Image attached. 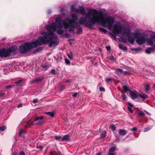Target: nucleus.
<instances>
[{"label": "nucleus", "instance_id": "37998d69", "mask_svg": "<svg viewBox=\"0 0 155 155\" xmlns=\"http://www.w3.org/2000/svg\"><path fill=\"white\" fill-rule=\"evenodd\" d=\"M19 155H25V154L24 151H21L20 152Z\"/></svg>", "mask_w": 155, "mask_h": 155}, {"label": "nucleus", "instance_id": "09e8293b", "mask_svg": "<svg viewBox=\"0 0 155 155\" xmlns=\"http://www.w3.org/2000/svg\"><path fill=\"white\" fill-rule=\"evenodd\" d=\"M5 87L6 88L8 89L12 87V86L11 85H8L6 86Z\"/></svg>", "mask_w": 155, "mask_h": 155}, {"label": "nucleus", "instance_id": "aec40b11", "mask_svg": "<svg viewBox=\"0 0 155 155\" xmlns=\"http://www.w3.org/2000/svg\"><path fill=\"white\" fill-rule=\"evenodd\" d=\"M139 95L141 97L144 99H146L148 97L147 95L143 93L140 94Z\"/></svg>", "mask_w": 155, "mask_h": 155}, {"label": "nucleus", "instance_id": "393cba45", "mask_svg": "<svg viewBox=\"0 0 155 155\" xmlns=\"http://www.w3.org/2000/svg\"><path fill=\"white\" fill-rule=\"evenodd\" d=\"M106 136V132L104 131L101 134V137L102 138H104Z\"/></svg>", "mask_w": 155, "mask_h": 155}, {"label": "nucleus", "instance_id": "2f4dec72", "mask_svg": "<svg viewBox=\"0 0 155 155\" xmlns=\"http://www.w3.org/2000/svg\"><path fill=\"white\" fill-rule=\"evenodd\" d=\"M6 127L5 126H2L0 127V130L3 131L5 129Z\"/></svg>", "mask_w": 155, "mask_h": 155}, {"label": "nucleus", "instance_id": "7ed1b4c3", "mask_svg": "<svg viewBox=\"0 0 155 155\" xmlns=\"http://www.w3.org/2000/svg\"><path fill=\"white\" fill-rule=\"evenodd\" d=\"M113 32L116 35L121 34L123 36H125L126 38L128 37L129 42L131 44L134 43V38L131 36V35H133L132 34L130 35L129 30L126 28L123 27L122 25L120 24H114L113 26Z\"/></svg>", "mask_w": 155, "mask_h": 155}, {"label": "nucleus", "instance_id": "5fc2aeb1", "mask_svg": "<svg viewBox=\"0 0 155 155\" xmlns=\"http://www.w3.org/2000/svg\"><path fill=\"white\" fill-rule=\"evenodd\" d=\"M106 48L108 50H110V46H107L106 47Z\"/></svg>", "mask_w": 155, "mask_h": 155}, {"label": "nucleus", "instance_id": "f8f14e48", "mask_svg": "<svg viewBox=\"0 0 155 155\" xmlns=\"http://www.w3.org/2000/svg\"><path fill=\"white\" fill-rule=\"evenodd\" d=\"M154 50L155 48H149L145 50V51L147 53L150 54Z\"/></svg>", "mask_w": 155, "mask_h": 155}, {"label": "nucleus", "instance_id": "9d476101", "mask_svg": "<svg viewBox=\"0 0 155 155\" xmlns=\"http://www.w3.org/2000/svg\"><path fill=\"white\" fill-rule=\"evenodd\" d=\"M147 42L148 45L153 46L154 45V42L155 43V38H148L147 39Z\"/></svg>", "mask_w": 155, "mask_h": 155}, {"label": "nucleus", "instance_id": "774afa93", "mask_svg": "<svg viewBox=\"0 0 155 155\" xmlns=\"http://www.w3.org/2000/svg\"><path fill=\"white\" fill-rule=\"evenodd\" d=\"M61 138V137H59H59H58V138H59V140H60Z\"/></svg>", "mask_w": 155, "mask_h": 155}, {"label": "nucleus", "instance_id": "0eeeda50", "mask_svg": "<svg viewBox=\"0 0 155 155\" xmlns=\"http://www.w3.org/2000/svg\"><path fill=\"white\" fill-rule=\"evenodd\" d=\"M43 116L36 117L35 118V121H38V122L35 123V124L38 125H40L43 124L44 122V120H43Z\"/></svg>", "mask_w": 155, "mask_h": 155}, {"label": "nucleus", "instance_id": "1a4fd4ad", "mask_svg": "<svg viewBox=\"0 0 155 155\" xmlns=\"http://www.w3.org/2000/svg\"><path fill=\"white\" fill-rule=\"evenodd\" d=\"M130 95L132 99H135L138 97V95L137 91H130Z\"/></svg>", "mask_w": 155, "mask_h": 155}, {"label": "nucleus", "instance_id": "72a5a7b5", "mask_svg": "<svg viewBox=\"0 0 155 155\" xmlns=\"http://www.w3.org/2000/svg\"><path fill=\"white\" fill-rule=\"evenodd\" d=\"M37 147L38 148L42 149L43 148V147L41 146L40 144H38L37 145Z\"/></svg>", "mask_w": 155, "mask_h": 155}, {"label": "nucleus", "instance_id": "423d86ee", "mask_svg": "<svg viewBox=\"0 0 155 155\" xmlns=\"http://www.w3.org/2000/svg\"><path fill=\"white\" fill-rule=\"evenodd\" d=\"M17 49V47L15 46H12L9 48L5 51L6 55H7V56L10 55L12 53L14 52Z\"/></svg>", "mask_w": 155, "mask_h": 155}, {"label": "nucleus", "instance_id": "7c9ffc66", "mask_svg": "<svg viewBox=\"0 0 155 155\" xmlns=\"http://www.w3.org/2000/svg\"><path fill=\"white\" fill-rule=\"evenodd\" d=\"M23 81L22 80H20L15 82V83L16 84L19 85L20 83Z\"/></svg>", "mask_w": 155, "mask_h": 155}, {"label": "nucleus", "instance_id": "a19ab883", "mask_svg": "<svg viewBox=\"0 0 155 155\" xmlns=\"http://www.w3.org/2000/svg\"><path fill=\"white\" fill-rule=\"evenodd\" d=\"M38 102V100L37 99H34L33 101V102L34 104Z\"/></svg>", "mask_w": 155, "mask_h": 155}, {"label": "nucleus", "instance_id": "603ef678", "mask_svg": "<svg viewBox=\"0 0 155 155\" xmlns=\"http://www.w3.org/2000/svg\"><path fill=\"white\" fill-rule=\"evenodd\" d=\"M17 152H15L12 153V155H17Z\"/></svg>", "mask_w": 155, "mask_h": 155}, {"label": "nucleus", "instance_id": "e2e57ef3", "mask_svg": "<svg viewBox=\"0 0 155 155\" xmlns=\"http://www.w3.org/2000/svg\"><path fill=\"white\" fill-rule=\"evenodd\" d=\"M155 87V83L154 84H153V85L152 88H153Z\"/></svg>", "mask_w": 155, "mask_h": 155}, {"label": "nucleus", "instance_id": "473e14b6", "mask_svg": "<svg viewBox=\"0 0 155 155\" xmlns=\"http://www.w3.org/2000/svg\"><path fill=\"white\" fill-rule=\"evenodd\" d=\"M75 9V7L74 5H72L71 6V11L72 12H74Z\"/></svg>", "mask_w": 155, "mask_h": 155}, {"label": "nucleus", "instance_id": "a211bd4d", "mask_svg": "<svg viewBox=\"0 0 155 155\" xmlns=\"http://www.w3.org/2000/svg\"><path fill=\"white\" fill-rule=\"evenodd\" d=\"M69 137L68 135H65V136H63L61 138V140L62 141L64 140H69Z\"/></svg>", "mask_w": 155, "mask_h": 155}, {"label": "nucleus", "instance_id": "c03bdc74", "mask_svg": "<svg viewBox=\"0 0 155 155\" xmlns=\"http://www.w3.org/2000/svg\"><path fill=\"white\" fill-rule=\"evenodd\" d=\"M107 155H115L114 153L111 152H109L108 153Z\"/></svg>", "mask_w": 155, "mask_h": 155}, {"label": "nucleus", "instance_id": "ddd939ff", "mask_svg": "<svg viewBox=\"0 0 155 155\" xmlns=\"http://www.w3.org/2000/svg\"><path fill=\"white\" fill-rule=\"evenodd\" d=\"M7 57L5 51L2 50L0 49V57Z\"/></svg>", "mask_w": 155, "mask_h": 155}, {"label": "nucleus", "instance_id": "3c124183", "mask_svg": "<svg viewBox=\"0 0 155 155\" xmlns=\"http://www.w3.org/2000/svg\"><path fill=\"white\" fill-rule=\"evenodd\" d=\"M77 94H78V93H75L74 94L72 95V96H74V97H76L77 96Z\"/></svg>", "mask_w": 155, "mask_h": 155}, {"label": "nucleus", "instance_id": "680f3d73", "mask_svg": "<svg viewBox=\"0 0 155 155\" xmlns=\"http://www.w3.org/2000/svg\"><path fill=\"white\" fill-rule=\"evenodd\" d=\"M55 138L56 140H58V137L56 136L55 137Z\"/></svg>", "mask_w": 155, "mask_h": 155}, {"label": "nucleus", "instance_id": "4468645a", "mask_svg": "<svg viewBox=\"0 0 155 155\" xmlns=\"http://www.w3.org/2000/svg\"><path fill=\"white\" fill-rule=\"evenodd\" d=\"M127 104H128V108L129 111L131 113H132L133 111V110H132L133 105L130 103H128Z\"/></svg>", "mask_w": 155, "mask_h": 155}, {"label": "nucleus", "instance_id": "39448f33", "mask_svg": "<svg viewBox=\"0 0 155 155\" xmlns=\"http://www.w3.org/2000/svg\"><path fill=\"white\" fill-rule=\"evenodd\" d=\"M132 34L136 39V42L138 44L141 45L145 42V38L143 37H142L139 32H133Z\"/></svg>", "mask_w": 155, "mask_h": 155}, {"label": "nucleus", "instance_id": "0e129e2a", "mask_svg": "<svg viewBox=\"0 0 155 155\" xmlns=\"http://www.w3.org/2000/svg\"><path fill=\"white\" fill-rule=\"evenodd\" d=\"M58 18H56V21L57 22L58 21Z\"/></svg>", "mask_w": 155, "mask_h": 155}, {"label": "nucleus", "instance_id": "a878e982", "mask_svg": "<svg viewBox=\"0 0 155 155\" xmlns=\"http://www.w3.org/2000/svg\"><path fill=\"white\" fill-rule=\"evenodd\" d=\"M82 28H78L77 30V33L80 34L82 32Z\"/></svg>", "mask_w": 155, "mask_h": 155}, {"label": "nucleus", "instance_id": "6e6552de", "mask_svg": "<svg viewBox=\"0 0 155 155\" xmlns=\"http://www.w3.org/2000/svg\"><path fill=\"white\" fill-rule=\"evenodd\" d=\"M115 72L118 75H120L122 74L124 75H126L128 74H129V72L127 71H123V70L122 69L120 68H117L116 69Z\"/></svg>", "mask_w": 155, "mask_h": 155}, {"label": "nucleus", "instance_id": "8fccbe9b", "mask_svg": "<svg viewBox=\"0 0 155 155\" xmlns=\"http://www.w3.org/2000/svg\"><path fill=\"white\" fill-rule=\"evenodd\" d=\"M61 89L60 90V91H62L64 89V86H62L61 87Z\"/></svg>", "mask_w": 155, "mask_h": 155}, {"label": "nucleus", "instance_id": "ea45409f", "mask_svg": "<svg viewBox=\"0 0 155 155\" xmlns=\"http://www.w3.org/2000/svg\"><path fill=\"white\" fill-rule=\"evenodd\" d=\"M126 99V97L125 94H123V95H122V99L123 100H125Z\"/></svg>", "mask_w": 155, "mask_h": 155}, {"label": "nucleus", "instance_id": "338daca9", "mask_svg": "<svg viewBox=\"0 0 155 155\" xmlns=\"http://www.w3.org/2000/svg\"><path fill=\"white\" fill-rule=\"evenodd\" d=\"M113 37L115 38V40L116 39V37L114 35L113 36Z\"/></svg>", "mask_w": 155, "mask_h": 155}, {"label": "nucleus", "instance_id": "864d4df0", "mask_svg": "<svg viewBox=\"0 0 155 155\" xmlns=\"http://www.w3.org/2000/svg\"><path fill=\"white\" fill-rule=\"evenodd\" d=\"M22 106V105L21 104H20L18 105V108L21 107Z\"/></svg>", "mask_w": 155, "mask_h": 155}, {"label": "nucleus", "instance_id": "c756f323", "mask_svg": "<svg viewBox=\"0 0 155 155\" xmlns=\"http://www.w3.org/2000/svg\"><path fill=\"white\" fill-rule=\"evenodd\" d=\"M65 63L66 64L68 65L70 64V61L68 59L65 58Z\"/></svg>", "mask_w": 155, "mask_h": 155}, {"label": "nucleus", "instance_id": "052dcab7", "mask_svg": "<svg viewBox=\"0 0 155 155\" xmlns=\"http://www.w3.org/2000/svg\"><path fill=\"white\" fill-rule=\"evenodd\" d=\"M96 155H101V153H97Z\"/></svg>", "mask_w": 155, "mask_h": 155}, {"label": "nucleus", "instance_id": "f3484780", "mask_svg": "<svg viewBox=\"0 0 155 155\" xmlns=\"http://www.w3.org/2000/svg\"><path fill=\"white\" fill-rule=\"evenodd\" d=\"M119 47L120 49L124 50L126 51L127 50V48L126 46L121 44L119 45Z\"/></svg>", "mask_w": 155, "mask_h": 155}, {"label": "nucleus", "instance_id": "bf43d9fd", "mask_svg": "<svg viewBox=\"0 0 155 155\" xmlns=\"http://www.w3.org/2000/svg\"><path fill=\"white\" fill-rule=\"evenodd\" d=\"M51 13V11L50 10H49L48 11V14H50Z\"/></svg>", "mask_w": 155, "mask_h": 155}, {"label": "nucleus", "instance_id": "f257e3e1", "mask_svg": "<svg viewBox=\"0 0 155 155\" xmlns=\"http://www.w3.org/2000/svg\"><path fill=\"white\" fill-rule=\"evenodd\" d=\"M45 27L47 31L41 33L43 37L39 36L35 42L26 43L20 46L19 50L21 53H26L32 48H35L42 44H48L49 47H51L53 45H57L58 37L56 33H58V24L53 22L51 25H46Z\"/></svg>", "mask_w": 155, "mask_h": 155}, {"label": "nucleus", "instance_id": "13d9d810", "mask_svg": "<svg viewBox=\"0 0 155 155\" xmlns=\"http://www.w3.org/2000/svg\"><path fill=\"white\" fill-rule=\"evenodd\" d=\"M132 50L133 51H137V49L136 48H132Z\"/></svg>", "mask_w": 155, "mask_h": 155}, {"label": "nucleus", "instance_id": "6e6d98bb", "mask_svg": "<svg viewBox=\"0 0 155 155\" xmlns=\"http://www.w3.org/2000/svg\"><path fill=\"white\" fill-rule=\"evenodd\" d=\"M4 95V93H2L0 94V97H1L2 96H3Z\"/></svg>", "mask_w": 155, "mask_h": 155}, {"label": "nucleus", "instance_id": "2eb2a0df", "mask_svg": "<svg viewBox=\"0 0 155 155\" xmlns=\"http://www.w3.org/2000/svg\"><path fill=\"white\" fill-rule=\"evenodd\" d=\"M42 80L41 78H38L31 80L30 82L31 84H33L35 82H40Z\"/></svg>", "mask_w": 155, "mask_h": 155}, {"label": "nucleus", "instance_id": "f704fd0d", "mask_svg": "<svg viewBox=\"0 0 155 155\" xmlns=\"http://www.w3.org/2000/svg\"><path fill=\"white\" fill-rule=\"evenodd\" d=\"M51 74H52V75L55 74V70L54 69H51Z\"/></svg>", "mask_w": 155, "mask_h": 155}, {"label": "nucleus", "instance_id": "6ab92c4d", "mask_svg": "<svg viewBox=\"0 0 155 155\" xmlns=\"http://www.w3.org/2000/svg\"><path fill=\"white\" fill-rule=\"evenodd\" d=\"M45 114H46L52 117H54V112H47L45 113Z\"/></svg>", "mask_w": 155, "mask_h": 155}, {"label": "nucleus", "instance_id": "49530a36", "mask_svg": "<svg viewBox=\"0 0 155 155\" xmlns=\"http://www.w3.org/2000/svg\"><path fill=\"white\" fill-rule=\"evenodd\" d=\"M131 130L133 131H135L137 130V128L136 127H133L131 129Z\"/></svg>", "mask_w": 155, "mask_h": 155}, {"label": "nucleus", "instance_id": "c85d7f7f", "mask_svg": "<svg viewBox=\"0 0 155 155\" xmlns=\"http://www.w3.org/2000/svg\"><path fill=\"white\" fill-rule=\"evenodd\" d=\"M123 87L124 91L125 92H126L128 90V87L124 85L123 86Z\"/></svg>", "mask_w": 155, "mask_h": 155}, {"label": "nucleus", "instance_id": "e433bc0d", "mask_svg": "<svg viewBox=\"0 0 155 155\" xmlns=\"http://www.w3.org/2000/svg\"><path fill=\"white\" fill-rule=\"evenodd\" d=\"M115 141H119L120 140V138L119 136L116 135L115 136Z\"/></svg>", "mask_w": 155, "mask_h": 155}, {"label": "nucleus", "instance_id": "a18cd8bd", "mask_svg": "<svg viewBox=\"0 0 155 155\" xmlns=\"http://www.w3.org/2000/svg\"><path fill=\"white\" fill-rule=\"evenodd\" d=\"M145 115L144 113L143 112L141 111L139 113V115L140 116H143Z\"/></svg>", "mask_w": 155, "mask_h": 155}, {"label": "nucleus", "instance_id": "b1692460", "mask_svg": "<svg viewBox=\"0 0 155 155\" xmlns=\"http://www.w3.org/2000/svg\"><path fill=\"white\" fill-rule=\"evenodd\" d=\"M24 133V132L22 129H20L19 132V135L20 136L23 137L24 136L22 135V134Z\"/></svg>", "mask_w": 155, "mask_h": 155}, {"label": "nucleus", "instance_id": "bb28decb", "mask_svg": "<svg viewBox=\"0 0 155 155\" xmlns=\"http://www.w3.org/2000/svg\"><path fill=\"white\" fill-rule=\"evenodd\" d=\"M110 128L111 130L113 131H114L115 130V127L114 125V124H111L110 126Z\"/></svg>", "mask_w": 155, "mask_h": 155}, {"label": "nucleus", "instance_id": "5701e85b", "mask_svg": "<svg viewBox=\"0 0 155 155\" xmlns=\"http://www.w3.org/2000/svg\"><path fill=\"white\" fill-rule=\"evenodd\" d=\"M150 89V86L148 84H146V85L145 90L146 92H148Z\"/></svg>", "mask_w": 155, "mask_h": 155}, {"label": "nucleus", "instance_id": "c9c22d12", "mask_svg": "<svg viewBox=\"0 0 155 155\" xmlns=\"http://www.w3.org/2000/svg\"><path fill=\"white\" fill-rule=\"evenodd\" d=\"M108 58L109 60H110L113 61V60H114V57L113 56L111 55V56H109L108 57Z\"/></svg>", "mask_w": 155, "mask_h": 155}, {"label": "nucleus", "instance_id": "4d7b16f0", "mask_svg": "<svg viewBox=\"0 0 155 155\" xmlns=\"http://www.w3.org/2000/svg\"><path fill=\"white\" fill-rule=\"evenodd\" d=\"M144 111L147 114H148L149 115H150V114L148 113V112H147L146 110H144Z\"/></svg>", "mask_w": 155, "mask_h": 155}, {"label": "nucleus", "instance_id": "4be33fe9", "mask_svg": "<svg viewBox=\"0 0 155 155\" xmlns=\"http://www.w3.org/2000/svg\"><path fill=\"white\" fill-rule=\"evenodd\" d=\"M116 149V148L115 146L112 147L110 148L109 152L113 153V152Z\"/></svg>", "mask_w": 155, "mask_h": 155}, {"label": "nucleus", "instance_id": "de8ad7c7", "mask_svg": "<svg viewBox=\"0 0 155 155\" xmlns=\"http://www.w3.org/2000/svg\"><path fill=\"white\" fill-rule=\"evenodd\" d=\"M100 90L101 91H105V89H104V88L103 87H100Z\"/></svg>", "mask_w": 155, "mask_h": 155}, {"label": "nucleus", "instance_id": "dca6fc26", "mask_svg": "<svg viewBox=\"0 0 155 155\" xmlns=\"http://www.w3.org/2000/svg\"><path fill=\"white\" fill-rule=\"evenodd\" d=\"M60 20L59 18V34H61L63 33L64 30L61 29L60 28V25L61 24Z\"/></svg>", "mask_w": 155, "mask_h": 155}, {"label": "nucleus", "instance_id": "f03ea898", "mask_svg": "<svg viewBox=\"0 0 155 155\" xmlns=\"http://www.w3.org/2000/svg\"><path fill=\"white\" fill-rule=\"evenodd\" d=\"M80 13L83 15H85V18H80L79 20V23L84 25L86 27L92 28L93 25L96 23H101L103 27H107L109 29L112 28L114 22V19L111 17L104 18L101 11L90 9L86 14L85 9L81 8L80 9Z\"/></svg>", "mask_w": 155, "mask_h": 155}, {"label": "nucleus", "instance_id": "69168bd1", "mask_svg": "<svg viewBox=\"0 0 155 155\" xmlns=\"http://www.w3.org/2000/svg\"><path fill=\"white\" fill-rule=\"evenodd\" d=\"M58 153L59 155H62L61 153L60 152H59Z\"/></svg>", "mask_w": 155, "mask_h": 155}, {"label": "nucleus", "instance_id": "79ce46f5", "mask_svg": "<svg viewBox=\"0 0 155 155\" xmlns=\"http://www.w3.org/2000/svg\"><path fill=\"white\" fill-rule=\"evenodd\" d=\"M76 13H80V9H75L74 11Z\"/></svg>", "mask_w": 155, "mask_h": 155}, {"label": "nucleus", "instance_id": "9b49d317", "mask_svg": "<svg viewBox=\"0 0 155 155\" xmlns=\"http://www.w3.org/2000/svg\"><path fill=\"white\" fill-rule=\"evenodd\" d=\"M118 132L119 134L122 136L125 135L127 133V131L123 129H119Z\"/></svg>", "mask_w": 155, "mask_h": 155}, {"label": "nucleus", "instance_id": "cd10ccee", "mask_svg": "<svg viewBox=\"0 0 155 155\" xmlns=\"http://www.w3.org/2000/svg\"><path fill=\"white\" fill-rule=\"evenodd\" d=\"M99 29L100 31H102L103 32L106 33L107 31L106 30V29L102 28H99Z\"/></svg>", "mask_w": 155, "mask_h": 155}, {"label": "nucleus", "instance_id": "412c9836", "mask_svg": "<svg viewBox=\"0 0 155 155\" xmlns=\"http://www.w3.org/2000/svg\"><path fill=\"white\" fill-rule=\"evenodd\" d=\"M67 55L68 57V58L71 60H72L73 58V55L72 53L70 52L69 53L67 54Z\"/></svg>", "mask_w": 155, "mask_h": 155}, {"label": "nucleus", "instance_id": "58836bf2", "mask_svg": "<svg viewBox=\"0 0 155 155\" xmlns=\"http://www.w3.org/2000/svg\"><path fill=\"white\" fill-rule=\"evenodd\" d=\"M151 129V128L150 127H148L145 128L144 130V132H147L149 131Z\"/></svg>", "mask_w": 155, "mask_h": 155}, {"label": "nucleus", "instance_id": "20e7f679", "mask_svg": "<svg viewBox=\"0 0 155 155\" xmlns=\"http://www.w3.org/2000/svg\"><path fill=\"white\" fill-rule=\"evenodd\" d=\"M71 17L73 19L67 18L62 21V24L65 29L69 28V31H74L75 28L77 27L78 24L76 21L78 19L77 15L74 13L72 14Z\"/></svg>", "mask_w": 155, "mask_h": 155}, {"label": "nucleus", "instance_id": "4c0bfd02", "mask_svg": "<svg viewBox=\"0 0 155 155\" xmlns=\"http://www.w3.org/2000/svg\"><path fill=\"white\" fill-rule=\"evenodd\" d=\"M112 80V79L111 78H106L105 79V80H106V81L107 82L111 81Z\"/></svg>", "mask_w": 155, "mask_h": 155}]
</instances>
